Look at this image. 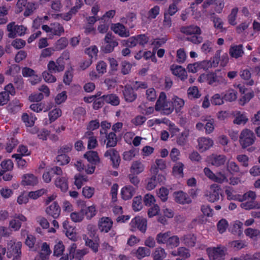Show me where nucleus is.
<instances>
[{
	"instance_id": "nucleus-5",
	"label": "nucleus",
	"mask_w": 260,
	"mask_h": 260,
	"mask_svg": "<svg viewBox=\"0 0 260 260\" xmlns=\"http://www.w3.org/2000/svg\"><path fill=\"white\" fill-rule=\"evenodd\" d=\"M207 253L210 260H224L226 249L224 247L218 246L207 249Z\"/></svg>"
},
{
	"instance_id": "nucleus-36",
	"label": "nucleus",
	"mask_w": 260,
	"mask_h": 260,
	"mask_svg": "<svg viewBox=\"0 0 260 260\" xmlns=\"http://www.w3.org/2000/svg\"><path fill=\"white\" fill-rule=\"evenodd\" d=\"M235 119L234 120V123L236 124H244L248 120L246 114L244 113H241L239 111H236L234 114Z\"/></svg>"
},
{
	"instance_id": "nucleus-35",
	"label": "nucleus",
	"mask_w": 260,
	"mask_h": 260,
	"mask_svg": "<svg viewBox=\"0 0 260 260\" xmlns=\"http://www.w3.org/2000/svg\"><path fill=\"white\" fill-rule=\"evenodd\" d=\"M181 240L188 247H193L196 242V237L192 234H188L181 237Z\"/></svg>"
},
{
	"instance_id": "nucleus-1",
	"label": "nucleus",
	"mask_w": 260,
	"mask_h": 260,
	"mask_svg": "<svg viewBox=\"0 0 260 260\" xmlns=\"http://www.w3.org/2000/svg\"><path fill=\"white\" fill-rule=\"evenodd\" d=\"M203 79H205V81H207L208 84L210 85L216 86L226 83L225 79L219 70L207 74L201 75L199 78V81L202 82Z\"/></svg>"
},
{
	"instance_id": "nucleus-61",
	"label": "nucleus",
	"mask_w": 260,
	"mask_h": 260,
	"mask_svg": "<svg viewBox=\"0 0 260 260\" xmlns=\"http://www.w3.org/2000/svg\"><path fill=\"white\" fill-rule=\"evenodd\" d=\"M138 153L136 149L133 148L128 151H125L123 154V158L126 161H130L134 158Z\"/></svg>"
},
{
	"instance_id": "nucleus-62",
	"label": "nucleus",
	"mask_w": 260,
	"mask_h": 260,
	"mask_svg": "<svg viewBox=\"0 0 260 260\" xmlns=\"http://www.w3.org/2000/svg\"><path fill=\"white\" fill-rule=\"evenodd\" d=\"M88 180L87 177L83 175H76L75 176V184L78 189L80 188L83 183L86 182Z\"/></svg>"
},
{
	"instance_id": "nucleus-15",
	"label": "nucleus",
	"mask_w": 260,
	"mask_h": 260,
	"mask_svg": "<svg viewBox=\"0 0 260 260\" xmlns=\"http://www.w3.org/2000/svg\"><path fill=\"white\" fill-rule=\"evenodd\" d=\"M220 187L215 184H212L210 186L209 190L206 196L207 200L214 203L219 200Z\"/></svg>"
},
{
	"instance_id": "nucleus-20",
	"label": "nucleus",
	"mask_w": 260,
	"mask_h": 260,
	"mask_svg": "<svg viewBox=\"0 0 260 260\" xmlns=\"http://www.w3.org/2000/svg\"><path fill=\"white\" fill-rule=\"evenodd\" d=\"M38 183V178L32 174H26L22 177L21 184L23 186H34Z\"/></svg>"
},
{
	"instance_id": "nucleus-58",
	"label": "nucleus",
	"mask_w": 260,
	"mask_h": 260,
	"mask_svg": "<svg viewBox=\"0 0 260 260\" xmlns=\"http://www.w3.org/2000/svg\"><path fill=\"white\" fill-rule=\"evenodd\" d=\"M64 251V246L61 241L57 242L54 247L53 254L56 256L61 255Z\"/></svg>"
},
{
	"instance_id": "nucleus-12",
	"label": "nucleus",
	"mask_w": 260,
	"mask_h": 260,
	"mask_svg": "<svg viewBox=\"0 0 260 260\" xmlns=\"http://www.w3.org/2000/svg\"><path fill=\"white\" fill-rule=\"evenodd\" d=\"M130 225L132 231L138 229L142 233H145L147 229V220L140 216L136 217L131 220Z\"/></svg>"
},
{
	"instance_id": "nucleus-8",
	"label": "nucleus",
	"mask_w": 260,
	"mask_h": 260,
	"mask_svg": "<svg viewBox=\"0 0 260 260\" xmlns=\"http://www.w3.org/2000/svg\"><path fill=\"white\" fill-rule=\"evenodd\" d=\"M27 218L21 213L15 214L9 221V228L14 231H18L21 227L22 223L26 222Z\"/></svg>"
},
{
	"instance_id": "nucleus-45",
	"label": "nucleus",
	"mask_w": 260,
	"mask_h": 260,
	"mask_svg": "<svg viewBox=\"0 0 260 260\" xmlns=\"http://www.w3.org/2000/svg\"><path fill=\"white\" fill-rule=\"evenodd\" d=\"M239 9L237 7H235L231 10L230 14L228 16V21L232 25H236L237 22V14Z\"/></svg>"
},
{
	"instance_id": "nucleus-34",
	"label": "nucleus",
	"mask_w": 260,
	"mask_h": 260,
	"mask_svg": "<svg viewBox=\"0 0 260 260\" xmlns=\"http://www.w3.org/2000/svg\"><path fill=\"white\" fill-rule=\"evenodd\" d=\"M137 19V15L135 13H129L126 17H122L120 21L122 23L128 25L130 28H133L135 24L134 22Z\"/></svg>"
},
{
	"instance_id": "nucleus-54",
	"label": "nucleus",
	"mask_w": 260,
	"mask_h": 260,
	"mask_svg": "<svg viewBox=\"0 0 260 260\" xmlns=\"http://www.w3.org/2000/svg\"><path fill=\"white\" fill-rule=\"evenodd\" d=\"M83 239L85 242L86 245L89 246L94 252L98 251L99 245L98 243L89 239L86 235H83Z\"/></svg>"
},
{
	"instance_id": "nucleus-13",
	"label": "nucleus",
	"mask_w": 260,
	"mask_h": 260,
	"mask_svg": "<svg viewBox=\"0 0 260 260\" xmlns=\"http://www.w3.org/2000/svg\"><path fill=\"white\" fill-rule=\"evenodd\" d=\"M226 159V156L223 154H212L207 158V162L216 167L224 165Z\"/></svg>"
},
{
	"instance_id": "nucleus-64",
	"label": "nucleus",
	"mask_w": 260,
	"mask_h": 260,
	"mask_svg": "<svg viewBox=\"0 0 260 260\" xmlns=\"http://www.w3.org/2000/svg\"><path fill=\"white\" fill-rule=\"evenodd\" d=\"M61 110L59 108L53 109L48 114L49 120L51 122L55 121L61 115Z\"/></svg>"
},
{
	"instance_id": "nucleus-48",
	"label": "nucleus",
	"mask_w": 260,
	"mask_h": 260,
	"mask_svg": "<svg viewBox=\"0 0 260 260\" xmlns=\"http://www.w3.org/2000/svg\"><path fill=\"white\" fill-rule=\"evenodd\" d=\"M229 181L228 176L223 172L219 171L215 174L213 181L218 183L228 182Z\"/></svg>"
},
{
	"instance_id": "nucleus-25",
	"label": "nucleus",
	"mask_w": 260,
	"mask_h": 260,
	"mask_svg": "<svg viewBox=\"0 0 260 260\" xmlns=\"http://www.w3.org/2000/svg\"><path fill=\"white\" fill-rule=\"evenodd\" d=\"M48 70L50 72L57 73L62 71L64 69V64L62 62H59L57 59L56 62L51 60L47 65Z\"/></svg>"
},
{
	"instance_id": "nucleus-14",
	"label": "nucleus",
	"mask_w": 260,
	"mask_h": 260,
	"mask_svg": "<svg viewBox=\"0 0 260 260\" xmlns=\"http://www.w3.org/2000/svg\"><path fill=\"white\" fill-rule=\"evenodd\" d=\"M113 224V221L110 218L103 217L99 220L98 228L101 232L107 233L110 231Z\"/></svg>"
},
{
	"instance_id": "nucleus-33",
	"label": "nucleus",
	"mask_w": 260,
	"mask_h": 260,
	"mask_svg": "<svg viewBox=\"0 0 260 260\" xmlns=\"http://www.w3.org/2000/svg\"><path fill=\"white\" fill-rule=\"evenodd\" d=\"M171 101L173 110H175L176 113L180 112L184 107V101L177 96H174Z\"/></svg>"
},
{
	"instance_id": "nucleus-41",
	"label": "nucleus",
	"mask_w": 260,
	"mask_h": 260,
	"mask_svg": "<svg viewBox=\"0 0 260 260\" xmlns=\"http://www.w3.org/2000/svg\"><path fill=\"white\" fill-rule=\"evenodd\" d=\"M160 11L159 7L158 6H155L154 7L151 8L147 13L146 18L148 19L151 20L155 18L159 14ZM142 21L145 20V16H142Z\"/></svg>"
},
{
	"instance_id": "nucleus-43",
	"label": "nucleus",
	"mask_w": 260,
	"mask_h": 260,
	"mask_svg": "<svg viewBox=\"0 0 260 260\" xmlns=\"http://www.w3.org/2000/svg\"><path fill=\"white\" fill-rule=\"evenodd\" d=\"M82 210H83L84 217L85 216L87 219H91L96 214V209L94 205L88 206Z\"/></svg>"
},
{
	"instance_id": "nucleus-42",
	"label": "nucleus",
	"mask_w": 260,
	"mask_h": 260,
	"mask_svg": "<svg viewBox=\"0 0 260 260\" xmlns=\"http://www.w3.org/2000/svg\"><path fill=\"white\" fill-rule=\"evenodd\" d=\"M183 167L184 165L181 162H178L176 163L173 167V175L177 177H183Z\"/></svg>"
},
{
	"instance_id": "nucleus-18",
	"label": "nucleus",
	"mask_w": 260,
	"mask_h": 260,
	"mask_svg": "<svg viewBox=\"0 0 260 260\" xmlns=\"http://www.w3.org/2000/svg\"><path fill=\"white\" fill-rule=\"evenodd\" d=\"M167 168L166 162L162 159H155V163L151 166L150 172L151 174H157L159 170L163 171Z\"/></svg>"
},
{
	"instance_id": "nucleus-56",
	"label": "nucleus",
	"mask_w": 260,
	"mask_h": 260,
	"mask_svg": "<svg viewBox=\"0 0 260 260\" xmlns=\"http://www.w3.org/2000/svg\"><path fill=\"white\" fill-rule=\"evenodd\" d=\"M68 44L67 38L62 37L60 38L55 44L54 48L56 50H60L65 48Z\"/></svg>"
},
{
	"instance_id": "nucleus-44",
	"label": "nucleus",
	"mask_w": 260,
	"mask_h": 260,
	"mask_svg": "<svg viewBox=\"0 0 260 260\" xmlns=\"http://www.w3.org/2000/svg\"><path fill=\"white\" fill-rule=\"evenodd\" d=\"M181 0H173V2L170 5L168 9L164 14L172 16L174 15L178 10V5L180 3Z\"/></svg>"
},
{
	"instance_id": "nucleus-10",
	"label": "nucleus",
	"mask_w": 260,
	"mask_h": 260,
	"mask_svg": "<svg viewBox=\"0 0 260 260\" xmlns=\"http://www.w3.org/2000/svg\"><path fill=\"white\" fill-rule=\"evenodd\" d=\"M117 45L118 42L115 40L114 37L112 34L108 33L105 37L102 50L105 53H110L112 52L114 48Z\"/></svg>"
},
{
	"instance_id": "nucleus-17",
	"label": "nucleus",
	"mask_w": 260,
	"mask_h": 260,
	"mask_svg": "<svg viewBox=\"0 0 260 260\" xmlns=\"http://www.w3.org/2000/svg\"><path fill=\"white\" fill-rule=\"evenodd\" d=\"M198 149L201 152H205L213 146V141L209 138L206 137H200L198 139Z\"/></svg>"
},
{
	"instance_id": "nucleus-21",
	"label": "nucleus",
	"mask_w": 260,
	"mask_h": 260,
	"mask_svg": "<svg viewBox=\"0 0 260 260\" xmlns=\"http://www.w3.org/2000/svg\"><path fill=\"white\" fill-rule=\"evenodd\" d=\"M111 29L116 34L121 37H127L129 36V32L125 26L120 23L113 24Z\"/></svg>"
},
{
	"instance_id": "nucleus-19",
	"label": "nucleus",
	"mask_w": 260,
	"mask_h": 260,
	"mask_svg": "<svg viewBox=\"0 0 260 260\" xmlns=\"http://www.w3.org/2000/svg\"><path fill=\"white\" fill-rule=\"evenodd\" d=\"M45 211L48 215L57 218L60 215L61 210L57 203L54 202L46 208Z\"/></svg>"
},
{
	"instance_id": "nucleus-55",
	"label": "nucleus",
	"mask_w": 260,
	"mask_h": 260,
	"mask_svg": "<svg viewBox=\"0 0 260 260\" xmlns=\"http://www.w3.org/2000/svg\"><path fill=\"white\" fill-rule=\"evenodd\" d=\"M188 136L189 131L184 130L178 136L176 140L177 143L180 146L184 145Z\"/></svg>"
},
{
	"instance_id": "nucleus-63",
	"label": "nucleus",
	"mask_w": 260,
	"mask_h": 260,
	"mask_svg": "<svg viewBox=\"0 0 260 260\" xmlns=\"http://www.w3.org/2000/svg\"><path fill=\"white\" fill-rule=\"evenodd\" d=\"M132 207L133 210L135 211H139L142 209L143 205L141 196H137L134 198Z\"/></svg>"
},
{
	"instance_id": "nucleus-46",
	"label": "nucleus",
	"mask_w": 260,
	"mask_h": 260,
	"mask_svg": "<svg viewBox=\"0 0 260 260\" xmlns=\"http://www.w3.org/2000/svg\"><path fill=\"white\" fill-rule=\"evenodd\" d=\"M92 134L91 132H87L85 133L84 137L88 138L87 148L88 149H92L98 146V141L96 138L91 136Z\"/></svg>"
},
{
	"instance_id": "nucleus-7",
	"label": "nucleus",
	"mask_w": 260,
	"mask_h": 260,
	"mask_svg": "<svg viewBox=\"0 0 260 260\" xmlns=\"http://www.w3.org/2000/svg\"><path fill=\"white\" fill-rule=\"evenodd\" d=\"M152 176L146 180V188L148 190H151L155 188L158 183L161 184L165 182V176L162 174H152Z\"/></svg>"
},
{
	"instance_id": "nucleus-16",
	"label": "nucleus",
	"mask_w": 260,
	"mask_h": 260,
	"mask_svg": "<svg viewBox=\"0 0 260 260\" xmlns=\"http://www.w3.org/2000/svg\"><path fill=\"white\" fill-rule=\"evenodd\" d=\"M204 0H196L197 4L201 3ZM213 1L215 2L214 9L217 13H221L224 6L223 0H205L204 2L203 7L207 8L209 5L212 4Z\"/></svg>"
},
{
	"instance_id": "nucleus-24",
	"label": "nucleus",
	"mask_w": 260,
	"mask_h": 260,
	"mask_svg": "<svg viewBox=\"0 0 260 260\" xmlns=\"http://www.w3.org/2000/svg\"><path fill=\"white\" fill-rule=\"evenodd\" d=\"M180 31L186 35L189 36L192 35H200L201 34V28L199 26L194 25L183 26L181 28Z\"/></svg>"
},
{
	"instance_id": "nucleus-28",
	"label": "nucleus",
	"mask_w": 260,
	"mask_h": 260,
	"mask_svg": "<svg viewBox=\"0 0 260 260\" xmlns=\"http://www.w3.org/2000/svg\"><path fill=\"white\" fill-rule=\"evenodd\" d=\"M63 227L66 232V236L69 239L74 241L77 240V235L74 231V229L70 225L69 221H64L63 222Z\"/></svg>"
},
{
	"instance_id": "nucleus-4",
	"label": "nucleus",
	"mask_w": 260,
	"mask_h": 260,
	"mask_svg": "<svg viewBox=\"0 0 260 260\" xmlns=\"http://www.w3.org/2000/svg\"><path fill=\"white\" fill-rule=\"evenodd\" d=\"M225 193L229 200L238 201L240 202L245 201V200H248L250 198L252 200L256 198V194L254 191L250 190L243 195L239 194H235L234 193V190L230 187H228L225 188Z\"/></svg>"
},
{
	"instance_id": "nucleus-26",
	"label": "nucleus",
	"mask_w": 260,
	"mask_h": 260,
	"mask_svg": "<svg viewBox=\"0 0 260 260\" xmlns=\"http://www.w3.org/2000/svg\"><path fill=\"white\" fill-rule=\"evenodd\" d=\"M123 94L125 100L128 102H132L137 98V94L134 92V89L128 85L125 86Z\"/></svg>"
},
{
	"instance_id": "nucleus-39",
	"label": "nucleus",
	"mask_w": 260,
	"mask_h": 260,
	"mask_svg": "<svg viewBox=\"0 0 260 260\" xmlns=\"http://www.w3.org/2000/svg\"><path fill=\"white\" fill-rule=\"evenodd\" d=\"M102 98L106 103L110 104L113 106L119 105L120 102L119 98L114 94L104 95L102 96Z\"/></svg>"
},
{
	"instance_id": "nucleus-31",
	"label": "nucleus",
	"mask_w": 260,
	"mask_h": 260,
	"mask_svg": "<svg viewBox=\"0 0 260 260\" xmlns=\"http://www.w3.org/2000/svg\"><path fill=\"white\" fill-rule=\"evenodd\" d=\"M174 197L175 201L180 204H188L191 202L187 194L182 191L174 192Z\"/></svg>"
},
{
	"instance_id": "nucleus-38",
	"label": "nucleus",
	"mask_w": 260,
	"mask_h": 260,
	"mask_svg": "<svg viewBox=\"0 0 260 260\" xmlns=\"http://www.w3.org/2000/svg\"><path fill=\"white\" fill-rule=\"evenodd\" d=\"M170 235V232H160L158 233L155 238L157 243L159 244H166L167 245Z\"/></svg>"
},
{
	"instance_id": "nucleus-47",
	"label": "nucleus",
	"mask_w": 260,
	"mask_h": 260,
	"mask_svg": "<svg viewBox=\"0 0 260 260\" xmlns=\"http://www.w3.org/2000/svg\"><path fill=\"white\" fill-rule=\"evenodd\" d=\"M70 218L72 221L74 222H82L84 218L83 210H81L80 211L78 212H72L70 214Z\"/></svg>"
},
{
	"instance_id": "nucleus-22",
	"label": "nucleus",
	"mask_w": 260,
	"mask_h": 260,
	"mask_svg": "<svg viewBox=\"0 0 260 260\" xmlns=\"http://www.w3.org/2000/svg\"><path fill=\"white\" fill-rule=\"evenodd\" d=\"M84 157L91 165H96L100 162V158L98 153L95 151H88L84 154Z\"/></svg>"
},
{
	"instance_id": "nucleus-27",
	"label": "nucleus",
	"mask_w": 260,
	"mask_h": 260,
	"mask_svg": "<svg viewBox=\"0 0 260 260\" xmlns=\"http://www.w3.org/2000/svg\"><path fill=\"white\" fill-rule=\"evenodd\" d=\"M136 192V189L131 185H126L121 189V196L124 200L131 199Z\"/></svg>"
},
{
	"instance_id": "nucleus-9",
	"label": "nucleus",
	"mask_w": 260,
	"mask_h": 260,
	"mask_svg": "<svg viewBox=\"0 0 260 260\" xmlns=\"http://www.w3.org/2000/svg\"><path fill=\"white\" fill-rule=\"evenodd\" d=\"M7 30L9 31V37L14 38L17 35H24L26 32V27L23 25H15V22H11L8 24Z\"/></svg>"
},
{
	"instance_id": "nucleus-50",
	"label": "nucleus",
	"mask_w": 260,
	"mask_h": 260,
	"mask_svg": "<svg viewBox=\"0 0 260 260\" xmlns=\"http://www.w3.org/2000/svg\"><path fill=\"white\" fill-rule=\"evenodd\" d=\"M187 96L190 100L199 98L201 96V94L198 88L196 86L189 87L187 90Z\"/></svg>"
},
{
	"instance_id": "nucleus-2",
	"label": "nucleus",
	"mask_w": 260,
	"mask_h": 260,
	"mask_svg": "<svg viewBox=\"0 0 260 260\" xmlns=\"http://www.w3.org/2000/svg\"><path fill=\"white\" fill-rule=\"evenodd\" d=\"M53 173L57 176L55 181V185L60 188L61 191L66 192L68 189V178L66 174H63L61 169L59 167H54L51 168Z\"/></svg>"
},
{
	"instance_id": "nucleus-52",
	"label": "nucleus",
	"mask_w": 260,
	"mask_h": 260,
	"mask_svg": "<svg viewBox=\"0 0 260 260\" xmlns=\"http://www.w3.org/2000/svg\"><path fill=\"white\" fill-rule=\"evenodd\" d=\"M52 26V36L56 35L60 36L64 32V28L62 25L58 23L51 24Z\"/></svg>"
},
{
	"instance_id": "nucleus-3",
	"label": "nucleus",
	"mask_w": 260,
	"mask_h": 260,
	"mask_svg": "<svg viewBox=\"0 0 260 260\" xmlns=\"http://www.w3.org/2000/svg\"><path fill=\"white\" fill-rule=\"evenodd\" d=\"M166 94L162 92L156 102L155 109L157 111H161L165 115H169L173 111L171 101H167Z\"/></svg>"
},
{
	"instance_id": "nucleus-60",
	"label": "nucleus",
	"mask_w": 260,
	"mask_h": 260,
	"mask_svg": "<svg viewBox=\"0 0 260 260\" xmlns=\"http://www.w3.org/2000/svg\"><path fill=\"white\" fill-rule=\"evenodd\" d=\"M237 98V93L234 89H230L227 90L224 95L225 100L232 102L235 101Z\"/></svg>"
},
{
	"instance_id": "nucleus-59",
	"label": "nucleus",
	"mask_w": 260,
	"mask_h": 260,
	"mask_svg": "<svg viewBox=\"0 0 260 260\" xmlns=\"http://www.w3.org/2000/svg\"><path fill=\"white\" fill-rule=\"evenodd\" d=\"M245 235L252 239H256L260 236V231L256 229L248 228L245 231Z\"/></svg>"
},
{
	"instance_id": "nucleus-51",
	"label": "nucleus",
	"mask_w": 260,
	"mask_h": 260,
	"mask_svg": "<svg viewBox=\"0 0 260 260\" xmlns=\"http://www.w3.org/2000/svg\"><path fill=\"white\" fill-rule=\"evenodd\" d=\"M211 21L213 22L215 28L219 29L221 31L224 30L223 28L224 23L221 18L218 16H213L211 18Z\"/></svg>"
},
{
	"instance_id": "nucleus-23",
	"label": "nucleus",
	"mask_w": 260,
	"mask_h": 260,
	"mask_svg": "<svg viewBox=\"0 0 260 260\" xmlns=\"http://www.w3.org/2000/svg\"><path fill=\"white\" fill-rule=\"evenodd\" d=\"M171 70L173 75L178 77L181 80L187 78V72L184 68L180 66L173 64L171 67Z\"/></svg>"
},
{
	"instance_id": "nucleus-11",
	"label": "nucleus",
	"mask_w": 260,
	"mask_h": 260,
	"mask_svg": "<svg viewBox=\"0 0 260 260\" xmlns=\"http://www.w3.org/2000/svg\"><path fill=\"white\" fill-rule=\"evenodd\" d=\"M22 243L19 241H16L15 240L9 241L7 243V256L11 257L12 255L16 254H21V248Z\"/></svg>"
},
{
	"instance_id": "nucleus-53",
	"label": "nucleus",
	"mask_w": 260,
	"mask_h": 260,
	"mask_svg": "<svg viewBox=\"0 0 260 260\" xmlns=\"http://www.w3.org/2000/svg\"><path fill=\"white\" fill-rule=\"evenodd\" d=\"M180 244V239L177 236H170L167 246L171 248L177 247Z\"/></svg>"
},
{
	"instance_id": "nucleus-6",
	"label": "nucleus",
	"mask_w": 260,
	"mask_h": 260,
	"mask_svg": "<svg viewBox=\"0 0 260 260\" xmlns=\"http://www.w3.org/2000/svg\"><path fill=\"white\" fill-rule=\"evenodd\" d=\"M255 136L253 133L248 129H243L239 137V142L242 148H245L252 145L255 141Z\"/></svg>"
},
{
	"instance_id": "nucleus-57",
	"label": "nucleus",
	"mask_w": 260,
	"mask_h": 260,
	"mask_svg": "<svg viewBox=\"0 0 260 260\" xmlns=\"http://www.w3.org/2000/svg\"><path fill=\"white\" fill-rule=\"evenodd\" d=\"M243 223L239 220L233 222L231 226V232L233 233L240 234L241 233Z\"/></svg>"
},
{
	"instance_id": "nucleus-49",
	"label": "nucleus",
	"mask_w": 260,
	"mask_h": 260,
	"mask_svg": "<svg viewBox=\"0 0 260 260\" xmlns=\"http://www.w3.org/2000/svg\"><path fill=\"white\" fill-rule=\"evenodd\" d=\"M36 119V117L32 114L28 115L26 113H24L22 116V120L27 126L31 127L32 126Z\"/></svg>"
},
{
	"instance_id": "nucleus-37",
	"label": "nucleus",
	"mask_w": 260,
	"mask_h": 260,
	"mask_svg": "<svg viewBox=\"0 0 260 260\" xmlns=\"http://www.w3.org/2000/svg\"><path fill=\"white\" fill-rule=\"evenodd\" d=\"M167 255L165 249L160 247L156 248L152 253L153 260H162Z\"/></svg>"
},
{
	"instance_id": "nucleus-32",
	"label": "nucleus",
	"mask_w": 260,
	"mask_h": 260,
	"mask_svg": "<svg viewBox=\"0 0 260 260\" xmlns=\"http://www.w3.org/2000/svg\"><path fill=\"white\" fill-rule=\"evenodd\" d=\"M21 235L24 237L26 235L27 237L25 241V245L30 249L34 248L36 241L35 237L32 235L28 234V231L24 229L21 230Z\"/></svg>"
},
{
	"instance_id": "nucleus-29",
	"label": "nucleus",
	"mask_w": 260,
	"mask_h": 260,
	"mask_svg": "<svg viewBox=\"0 0 260 260\" xmlns=\"http://www.w3.org/2000/svg\"><path fill=\"white\" fill-rule=\"evenodd\" d=\"M145 170V165L140 160L134 161L130 167V172L138 175L142 173Z\"/></svg>"
},
{
	"instance_id": "nucleus-40",
	"label": "nucleus",
	"mask_w": 260,
	"mask_h": 260,
	"mask_svg": "<svg viewBox=\"0 0 260 260\" xmlns=\"http://www.w3.org/2000/svg\"><path fill=\"white\" fill-rule=\"evenodd\" d=\"M151 253L150 250L145 247H139L135 252V255L138 259H141L145 256H149Z\"/></svg>"
},
{
	"instance_id": "nucleus-30",
	"label": "nucleus",
	"mask_w": 260,
	"mask_h": 260,
	"mask_svg": "<svg viewBox=\"0 0 260 260\" xmlns=\"http://www.w3.org/2000/svg\"><path fill=\"white\" fill-rule=\"evenodd\" d=\"M229 53L231 56L235 58L241 57L244 54L243 46L242 45H232L229 50Z\"/></svg>"
}]
</instances>
